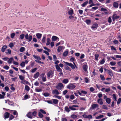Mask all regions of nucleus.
Masks as SVG:
<instances>
[{"instance_id": "10", "label": "nucleus", "mask_w": 121, "mask_h": 121, "mask_svg": "<svg viewBox=\"0 0 121 121\" xmlns=\"http://www.w3.org/2000/svg\"><path fill=\"white\" fill-rule=\"evenodd\" d=\"M77 92L78 93V94L80 95H82V93L85 95L87 93V92L86 91L83 90L81 91V92H80L79 90L77 91Z\"/></svg>"}, {"instance_id": "30", "label": "nucleus", "mask_w": 121, "mask_h": 121, "mask_svg": "<svg viewBox=\"0 0 121 121\" xmlns=\"http://www.w3.org/2000/svg\"><path fill=\"white\" fill-rule=\"evenodd\" d=\"M46 35H43V38L42 40V41L43 43L45 42L46 39Z\"/></svg>"}, {"instance_id": "11", "label": "nucleus", "mask_w": 121, "mask_h": 121, "mask_svg": "<svg viewBox=\"0 0 121 121\" xmlns=\"http://www.w3.org/2000/svg\"><path fill=\"white\" fill-rule=\"evenodd\" d=\"M10 114L9 113L6 112L4 114V119H6L8 118L9 117Z\"/></svg>"}, {"instance_id": "6", "label": "nucleus", "mask_w": 121, "mask_h": 121, "mask_svg": "<svg viewBox=\"0 0 121 121\" xmlns=\"http://www.w3.org/2000/svg\"><path fill=\"white\" fill-rule=\"evenodd\" d=\"M67 65H69L70 66L71 68L73 69H74L75 68V67L74 65L71 63H69L67 62H65V61H63Z\"/></svg>"}, {"instance_id": "9", "label": "nucleus", "mask_w": 121, "mask_h": 121, "mask_svg": "<svg viewBox=\"0 0 121 121\" xmlns=\"http://www.w3.org/2000/svg\"><path fill=\"white\" fill-rule=\"evenodd\" d=\"M82 116L84 118H88L89 119H92V116L90 115L87 116V115L84 114L82 115Z\"/></svg>"}, {"instance_id": "12", "label": "nucleus", "mask_w": 121, "mask_h": 121, "mask_svg": "<svg viewBox=\"0 0 121 121\" xmlns=\"http://www.w3.org/2000/svg\"><path fill=\"white\" fill-rule=\"evenodd\" d=\"M78 107V106L77 105H73L72 106H69V108L70 109L72 110H76V109L73 108V107Z\"/></svg>"}, {"instance_id": "50", "label": "nucleus", "mask_w": 121, "mask_h": 121, "mask_svg": "<svg viewBox=\"0 0 121 121\" xmlns=\"http://www.w3.org/2000/svg\"><path fill=\"white\" fill-rule=\"evenodd\" d=\"M20 65L22 67H24L25 65V62L24 61L22 62V63H21Z\"/></svg>"}, {"instance_id": "49", "label": "nucleus", "mask_w": 121, "mask_h": 121, "mask_svg": "<svg viewBox=\"0 0 121 121\" xmlns=\"http://www.w3.org/2000/svg\"><path fill=\"white\" fill-rule=\"evenodd\" d=\"M104 117V116L103 115H101L97 117L96 118V119H99L100 118H102Z\"/></svg>"}, {"instance_id": "17", "label": "nucleus", "mask_w": 121, "mask_h": 121, "mask_svg": "<svg viewBox=\"0 0 121 121\" xmlns=\"http://www.w3.org/2000/svg\"><path fill=\"white\" fill-rule=\"evenodd\" d=\"M103 99L101 98L97 100L98 103L100 105H102L103 104L102 101Z\"/></svg>"}, {"instance_id": "47", "label": "nucleus", "mask_w": 121, "mask_h": 121, "mask_svg": "<svg viewBox=\"0 0 121 121\" xmlns=\"http://www.w3.org/2000/svg\"><path fill=\"white\" fill-rule=\"evenodd\" d=\"M77 117V116L75 114H72L71 116V117L73 119L76 118Z\"/></svg>"}, {"instance_id": "27", "label": "nucleus", "mask_w": 121, "mask_h": 121, "mask_svg": "<svg viewBox=\"0 0 121 121\" xmlns=\"http://www.w3.org/2000/svg\"><path fill=\"white\" fill-rule=\"evenodd\" d=\"M38 39H40L42 36V34L40 33H37L36 35Z\"/></svg>"}, {"instance_id": "7", "label": "nucleus", "mask_w": 121, "mask_h": 121, "mask_svg": "<svg viewBox=\"0 0 121 121\" xmlns=\"http://www.w3.org/2000/svg\"><path fill=\"white\" fill-rule=\"evenodd\" d=\"M83 69L85 72L87 71V69L88 66L86 63H85V64L82 66Z\"/></svg>"}, {"instance_id": "34", "label": "nucleus", "mask_w": 121, "mask_h": 121, "mask_svg": "<svg viewBox=\"0 0 121 121\" xmlns=\"http://www.w3.org/2000/svg\"><path fill=\"white\" fill-rule=\"evenodd\" d=\"M111 101V99L109 98H107L106 99V103L108 104L110 103Z\"/></svg>"}, {"instance_id": "21", "label": "nucleus", "mask_w": 121, "mask_h": 121, "mask_svg": "<svg viewBox=\"0 0 121 121\" xmlns=\"http://www.w3.org/2000/svg\"><path fill=\"white\" fill-rule=\"evenodd\" d=\"M39 72H37L35 74H34L33 77L35 79L37 78L39 76Z\"/></svg>"}, {"instance_id": "37", "label": "nucleus", "mask_w": 121, "mask_h": 121, "mask_svg": "<svg viewBox=\"0 0 121 121\" xmlns=\"http://www.w3.org/2000/svg\"><path fill=\"white\" fill-rule=\"evenodd\" d=\"M75 97L73 95H71L70 96V99H69V100L70 101L74 99Z\"/></svg>"}, {"instance_id": "31", "label": "nucleus", "mask_w": 121, "mask_h": 121, "mask_svg": "<svg viewBox=\"0 0 121 121\" xmlns=\"http://www.w3.org/2000/svg\"><path fill=\"white\" fill-rule=\"evenodd\" d=\"M65 111L68 112H69L70 111L69 108L67 106L65 107Z\"/></svg>"}, {"instance_id": "63", "label": "nucleus", "mask_w": 121, "mask_h": 121, "mask_svg": "<svg viewBox=\"0 0 121 121\" xmlns=\"http://www.w3.org/2000/svg\"><path fill=\"white\" fill-rule=\"evenodd\" d=\"M75 60V59L73 57H71L70 59V61H71V62H73Z\"/></svg>"}, {"instance_id": "14", "label": "nucleus", "mask_w": 121, "mask_h": 121, "mask_svg": "<svg viewBox=\"0 0 121 121\" xmlns=\"http://www.w3.org/2000/svg\"><path fill=\"white\" fill-rule=\"evenodd\" d=\"M56 68L57 71L58 72H61L62 71V69L60 68L58 65H56Z\"/></svg>"}, {"instance_id": "5", "label": "nucleus", "mask_w": 121, "mask_h": 121, "mask_svg": "<svg viewBox=\"0 0 121 121\" xmlns=\"http://www.w3.org/2000/svg\"><path fill=\"white\" fill-rule=\"evenodd\" d=\"M119 16H117L115 13H114L112 17V19L113 21H114L116 19H118L119 18Z\"/></svg>"}, {"instance_id": "3", "label": "nucleus", "mask_w": 121, "mask_h": 121, "mask_svg": "<svg viewBox=\"0 0 121 121\" xmlns=\"http://www.w3.org/2000/svg\"><path fill=\"white\" fill-rule=\"evenodd\" d=\"M76 87L73 84L71 83L69 84L66 86L67 88L69 89H74Z\"/></svg>"}, {"instance_id": "51", "label": "nucleus", "mask_w": 121, "mask_h": 121, "mask_svg": "<svg viewBox=\"0 0 121 121\" xmlns=\"http://www.w3.org/2000/svg\"><path fill=\"white\" fill-rule=\"evenodd\" d=\"M9 110H10L9 109ZM10 111H14L13 114L14 115H16L17 114H18L17 111L16 110H10Z\"/></svg>"}, {"instance_id": "29", "label": "nucleus", "mask_w": 121, "mask_h": 121, "mask_svg": "<svg viewBox=\"0 0 121 121\" xmlns=\"http://www.w3.org/2000/svg\"><path fill=\"white\" fill-rule=\"evenodd\" d=\"M99 55L98 54H96L95 55V60L97 61H98V58L99 57Z\"/></svg>"}, {"instance_id": "64", "label": "nucleus", "mask_w": 121, "mask_h": 121, "mask_svg": "<svg viewBox=\"0 0 121 121\" xmlns=\"http://www.w3.org/2000/svg\"><path fill=\"white\" fill-rule=\"evenodd\" d=\"M81 56L80 57V58L81 59H82L84 57L85 55L83 54H81Z\"/></svg>"}, {"instance_id": "19", "label": "nucleus", "mask_w": 121, "mask_h": 121, "mask_svg": "<svg viewBox=\"0 0 121 121\" xmlns=\"http://www.w3.org/2000/svg\"><path fill=\"white\" fill-rule=\"evenodd\" d=\"M70 10L68 11V13L69 15H72L73 14V10L72 9L70 8Z\"/></svg>"}, {"instance_id": "36", "label": "nucleus", "mask_w": 121, "mask_h": 121, "mask_svg": "<svg viewBox=\"0 0 121 121\" xmlns=\"http://www.w3.org/2000/svg\"><path fill=\"white\" fill-rule=\"evenodd\" d=\"M26 49L25 48L23 47H22L20 49V51L21 52H23L25 51Z\"/></svg>"}, {"instance_id": "33", "label": "nucleus", "mask_w": 121, "mask_h": 121, "mask_svg": "<svg viewBox=\"0 0 121 121\" xmlns=\"http://www.w3.org/2000/svg\"><path fill=\"white\" fill-rule=\"evenodd\" d=\"M37 112L35 111L33 112H32V116L34 117H36V116L37 115Z\"/></svg>"}, {"instance_id": "62", "label": "nucleus", "mask_w": 121, "mask_h": 121, "mask_svg": "<svg viewBox=\"0 0 121 121\" xmlns=\"http://www.w3.org/2000/svg\"><path fill=\"white\" fill-rule=\"evenodd\" d=\"M111 47V49L112 50H114L116 51V49L113 46H110Z\"/></svg>"}, {"instance_id": "53", "label": "nucleus", "mask_w": 121, "mask_h": 121, "mask_svg": "<svg viewBox=\"0 0 121 121\" xmlns=\"http://www.w3.org/2000/svg\"><path fill=\"white\" fill-rule=\"evenodd\" d=\"M37 69L36 68L33 69L31 70V72L32 73H34L35 72V71L37 70Z\"/></svg>"}, {"instance_id": "23", "label": "nucleus", "mask_w": 121, "mask_h": 121, "mask_svg": "<svg viewBox=\"0 0 121 121\" xmlns=\"http://www.w3.org/2000/svg\"><path fill=\"white\" fill-rule=\"evenodd\" d=\"M52 100V103L54 104H58L59 100L57 99H53Z\"/></svg>"}, {"instance_id": "20", "label": "nucleus", "mask_w": 121, "mask_h": 121, "mask_svg": "<svg viewBox=\"0 0 121 121\" xmlns=\"http://www.w3.org/2000/svg\"><path fill=\"white\" fill-rule=\"evenodd\" d=\"M98 24L96 23L94 24L91 26V28L92 29H95L97 28L98 26Z\"/></svg>"}, {"instance_id": "41", "label": "nucleus", "mask_w": 121, "mask_h": 121, "mask_svg": "<svg viewBox=\"0 0 121 121\" xmlns=\"http://www.w3.org/2000/svg\"><path fill=\"white\" fill-rule=\"evenodd\" d=\"M23 82H21V83H23L24 84H27L29 83L28 81L24 79L23 81Z\"/></svg>"}, {"instance_id": "2", "label": "nucleus", "mask_w": 121, "mask_h": 121, "mask_svg": "<svg viewBox=\"0 0 121 121\" xmlns=\"http://www.w3.org/2000/svg\"><path fill=\"white\" fill-rule=\"evenodd\" d=\"M54 73L53 71L52 70L49 71L47 73V78L48 79L52 78L54 76Z\"/></svg>"}, {"instance_id": "43", "label": "nucleus", "mask_w": 121, "mask_h": 121, "mask_svg": "<svg viewBox=\"0 0 121 121\" xmlns=\"http://www.w3.org/2000/svg\"><path fill=\"white\" fill-rule=\"evenodd\" d=\"M113 97V99H114V100L115 101H116L117 100V98L116 96V95L115 94H113L112 95Z\"/></svg>"}, {"instance_id": "26", "label": "nucleus", "mask_w": 121, "mask_h": 121, "mask_svg": "<svg viewBox=\"0 0 121 121\" xmlns=\"http://www.w3.org/2000/svg\"><path fill=\"white\" fill-rule=\"evenodd\" d=\"M50 38H47V42L46 43L47 45H49L50 44Z\"/></svg>"}, {"instance_id": "52", "label": "nucleus", "mask_w": 121, "mask_h": 121, "mask_svg": "<svg viewBox=\"0 0 121 121\" xmlns=\"http://www.w3.org/2000/svg\"><path fill=\"white\" fill-rule=\"evenodd\" d=\"M116 63L115 62L111 61V62L110 63V64L112 66H113L115 65Z\"/></svg>"}, {"instance_id": "8", "label": "nucleus", "mask_w": 121, "mask_h": 121, "mask_svg": "<svg viewBox=\"0 0 121 121\" xmlns=\"http://www.w3.org/2000/svg\"><path fill=\"white\" fill-rule=\"evenodd\" d=\"M98 107L99 105L98 104H93L91 106L90 109H91L93 110L96 108H98Z\"/></svg>"}, {"instance_id": "44", "label": "nucleus", "mask_w": 121, "mask_h": 121, "mask_svg": "<svg viewBox=\"0 0 121 121\" xmlns=\"http://www.w3.org/2000/svg\"><path fill=\"white\" fill-rule=\"evenodd\" d=\"M38 116L41 118H42L43 116V115L40 112H39Z\"/></svg>"}, {"instance_id": "28", "label": "nucleus", "mask_w": 121, "mask_h": 121, "mask_svg": "<svg viewBox=\"0 0 121 121\" xmlns=\"http://www.w3.org/2000/svg\"><path fill=\"white\" fill-rule=\"evenodd\" d=\"M33 56L35 59L37 60H40L41 59L40 57L39 56H36L35 55H33Z\"/></svg>"}, {"instance_id": "16", "label": "nucleus", "mask_w": 121, "mask_h": 121, "mask_svg": "<svg viewBox=\"0 0 121 121\" xmlns=\"http://www.w3.org/2000/svg\"><path fill=\"white\" fill-rule=\"evenodd\" d=\"M52 93L53 94H56V95H59L60 94L58 91L56 89H55L53 90L52 91Z\"/></svg>"}, {"instance_id": "24", "label": "nucleus", "mask_w": 121, "mask_h": 121, "mask_svg": "<svg viewBox=\"0 0 121 121\" xmlns=\"http://www.w3.org/2000/svg\"><path fill=\"white\" fill-rule=\"evenodd\" d=\"M88 0L84 2L81 4L82 6L83 7H85L88 4Z\"/></svg>"}, {"instance_id": "40", "label": "nucleus", "mask_w": 121, "mask_h": 121, "mask_svg": "<svg viewBox=\"0 0 121 121\" xmlns=\"http://www.w3.org/2000/svg\"><path fill=\"white\" fill-rule=\"evenodd\" d=\"M85 22L87 25H89L91 22V21L90 20L87 19L86 20Z\"/></svg>"}, {"instance_id": "22", "label": "nucleus", "mask_w": 121, "mask_h": 121, "mask_svg": "<svg viewBox=\"0 0 121 121\" xmlns=\"http://www.w3.org/2000/svg\"><path fill=\"white\" fill-rule=\"evenodd\" d=\"M113 5L114 7L117 8L118 7V4L117 2H114L113 3Z\"/></svg>"}, {"instance_id": "58", "label": "nucleus", "mask_w": 121, "mask_h": 121, "mask_svg": "<svg viewBox=\"0 0 121 121\" xmlns=\"http://www.w3.org/2000/svg\"><path fill=\"white\" fill-rule=\"evenodd\" d=\"M7 51H8V52H6V54H8V53L9 54H11V50L10 49H8L7 50Z\"/></svg>"}, {"instance_id": "18", "label": "nucleus", "mask_w": 121, "mask_h": 121, "mask_svg": "<svg viewBox=\"0 0 121 121\" xmlns=\"http://www.w3.org/2000/svg\"><path fill=\"white\" fill-rule=\"evenodd\" d=\"M59 40V39L57 37L55 36H53L52 37V40L53 41H55L57 40V39Z\"/></svg>"}, {"instance_id": "59", "label": "nucleus", "mask_w": 121, "mask_h": 121, "mask_svg": "<svg viewBox=\"0 0 121 121\" xmlns=\"http://www.w3.org/2000/svg\"><path fill=\"white\" fill-rule=\"evenodd\" d=\"M121 102V98H119L118 100H117V104L118 105L120 104Z\"/></svg>"}, {"instance_id": "13", "label": "nucleus", "mask_w": 121, "mask_h": 121, "mask_svg": "<svg viewBox=\"0 0 121 121\" xmlns=\"http://www.w3.org/2000/svg\"><path fill=\"white\" fill-rule=\"evenodd\" d=\"M26 116L27 117L30 119H32L33 117L32 112H30L26 114Z\"/></svg>"}, {"instance_id": "38", "label": "nucleus", "mask_w": 121, "mask_h": 121, "mask_svg": "<svg viewBox=\"0 0 121 121\" xmlns=\"http://www.w3.org/2000/svg\"><path fill=\"white\" fill-rule=\"evenodd\" d=\"M63 47L62 46H59L57 49V51L59 52L61 51L63 48Z\"/></svg>"}, {"instance_id": "54", "label": "nucleus", "mask_w": 121, "mask_h": 121, "mask_svg": "<svg viewBox=\"0 0 121 121\" xmlns=\"http://www.w3.org/2000/svg\"><path fill=\"white\" fill-rule=\"evenodd\" d=\"M100 77L101 80L102 81L104 80L105 79L104 76L103 75H100Z\"/></svg>"}, {"instance_id": "55", "label": "nucleus", "mask_w": 121, "mask_h": 121, "mask_svg": "<svg viewBox=\"0 0 121 121\" xmlns=\"http://www.w3.org/2000/svg\"><path fill=\"white\" fill-rule=\"evenodd\" d=\"M86 83H88L89 82V80L88 78H86L84 79Z\"/></svg>"}, {"instance_id": "15", "label": "nucleus", "mask_w": 121, "mask_h": 121, "mask_svg": "<svg viewBox=\"0 0 121 121\" xmlns=\"http://www.w3.org/2000/svg\"><path fill=\"white\" fill-rule=\"evenodd\" d=\"M107 73L111 77L113 76V72L112 70L110 69H109V70L108 71V72Z\"/></svg>"}, {"instance_id": "45", "label": "nucleus", "mask_w": 121, "mask_h": 121, "mask_svg": "<svg viewBox=\"0 0 121 121\" xmlns=\"http://www.w3.org/2000/svg\"><path fill=\"white\" fill-rule=\"evenodd\" d=\"M19 79L22 81L24 79V77L22 75H18Z\"/></svg>"}, {"instance_id": "42", "label": "nucleus", "mask_w": 121, "mask_h": 121, "mask_svg": "<svg viewBox=\"0 0 121 121\" xmlns=\"http://www.w3.org/2000/svg\"><path fill=\"white\" fill-rule=\"evenodd\" d=\"M25 89L27 91H29L30 89V88L28 86L26 85L25 86Z\"/></svg>"}, {"instance_id": "1", "label": "nucleus", "mask_w": 121, "mask_h": 121, "mask_svg": "<svg viewBox=\"0 0 121 121\" xmlns=\"http://www.w3.org/2000/svg\"><path fill=\"white\" fill-rule=\"evenodd\" d=\"M25 36V39L27 40H28V41L29 42L32 39V35H30L29 36V35L28 34H26L25 36L24 34L21 35L20 36V39H23Z\"/></svg>"}, {"instance_id": "32", "label": "nucleus", "mask_w": 121, "mask_h": 121, "mask_svg": "<svg viewBox=\"0 0 121 121\" xmlns=\"http://www.w3.org/2000/svg\"><path fill=\"white\" fill-rule=\"evenodd\" d=\"M7 48V46L6 45L4 46L1 49V51L3 52H4L5 49H6Z\"/></svg>"}, {"instance_id": "57", "label": "nucleus", "mask_w": 121, "mask_h": 121, "mask_svg": "<svg viewBox=\"0 0 121 121\" xmlns=\"http://www.w3.org/2000/svg\"><path fill=\"white\" fill-rule=\"evenodd\" d=\"M95 90V89L92 87H91L90 89V91L91 92H93Z\"/></svg>"}, {"instance_id": "61", "label": "nucleus", "mask_w": 121, "mask_h": 121, "mask_svg": "<svg viewBox=\"0 0 121 121\" xmlns=\"http://www.w3.org/2000/svg\"><path fill=\"white\" fill-rule=\"evenodd\" d=\"M15 35V34L14 33H11V37L12 38H13Z\"/></svg>"}, {"instance_id": "48", "label": "nucleus", "mask_w": 121, "mask_h": 121, "mask_svg": "<svg viewBox=\"0 0 121 121\" xmlns=\"http://www.w3.org/2000/svg\"><path fill=\"white\" fill-rule=\"evenodd\" d=\"M54 96L55 98H57L58 99H61V96L57 95H54Z\"/></svg>"}, {"instance_id": "35", "label": "nucleus", "mask_w": 121, "mask_h": 121, "mask_svg": "<svg viewBox=\"0 0 121 121\" xmlns=\"http://www.w3.org/2000/svg\"><path fill=\"white\" fill-rule=\"evenodd\" d=\"M69 82V80L67 79H64L62 81V82L65 84H66Z\"/></svg>"}, {"instance_id": "39", "label": "nucleus", "mask_w": 121, "mask_h": 121, "mask_svg": "<svg viewBox=\"0 0 121 121\" xmlns=\"http://www.w3.org/2000/svg\"><path fill=\"white\" fill-rule=\"evenodd\" d=\"M68 53V51H66L64 52L63 54V56H67Z\"/></svg>"}, {"instance_id": "56", "label": "nucleus", "mask_w": 121, "mask_h": 121, "mask_svg": "<svg viewBox=\"0 0 121 121\" xmlns=\"http://www.w3.org/2000/svg\"><path fill=\"white\" fill-rule=\"evenodd\" d=\"M105 60L104 59H103L100 61V63L101 64H103L105 62Z\"/></svg>"}, {"instance_id": "60", "label": "nucleus", "mask_w": 121, "mask_h": 121, "mask_svg": "<svg viewBox=\"0 0 121 121\" xmlns=\"http://www.w3.org/2000/svg\"><path fill=\"white\" fill-rule=\"evenodd\" d=\"M40 112L43 114H46V112H45L44 110H42L41 109H40Z\"/></svg>"}, {"instance_id": "25", "label": "nucleus", "mask_w": 121, "mask_h": 121, "mask_svg": "<svg viewBox=\"0 0 121 121\" xmlns=\"http://www.w3.org/2000/svg\"><path fill=\"white\" fill-rule=\"evenodd\" d=\"M14 60V59L13 57H11L9 59V60L8 61V63L9 64H10L12 63V61Z\"/></svg>"}, {"instance_id": "4", "label": "nucleus", "mask_w": 121, "mask_h": 121, "mask_svg": "<svg viewBox=\"0 0 121 121\" xmlns=\"http://www.w3.org/2000/svg\"><path fill=\"white\" fill-rule=\"evenodd\" d=\"M63 86V84L62 83L60 82L58 83L57 85L55 87L58 90H61Z\"/></svg>"}, {"instance_id": "46", "label": "nucleus", "mask_w": 121, "mask_h": 121, "mask_svg": "<svg viewBox=\"0 0 121 121\" xmlns=\"http://www.w3.org/2000/svg\"><path fill=\"white\" fill-rule=\"evenodd\" d=\"M43 95L45 97H48L50 95V94L49 93L45 92L44 93Z\"/></svg>"}]
</instances>
